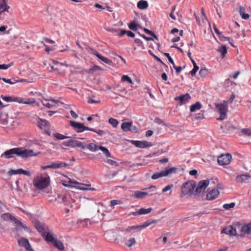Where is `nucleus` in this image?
I'll return each mask as SVG.
<instances>
[{
    "instance_id": "33",
    "label": "nucleus",
    "mask_w": 251,
    "mask_h": 251,
    "mask_svg": "<svg viewBox=\"0 0 251 251\" xmlns=\"http://www.w3.org/2000/svg\"><path fill=\"white\" fill-rule=\"evenodd\" d=\"M125 245L128 247H131L132 245H134L136 243V240L134 238H130L129 239H124Z\"/></svg>"
},
{
    "instance_id": "26",
    "label": "nucleus",
    "mask_w": 251,
    "mask_h": 251,
    "mask_svg": "<svg viewBox=\"0 0 251 251\" xmlns=\"http://www.w3.org/2000/svg\"><path fill=\"white\" fill-rule=\"evenodd\" d=\"M149 195L151 196L152 195V194H151V193L149 194V193L146 192L136 191L134 192V197L137 199H144L145 198H146Z\"/></svg>"
},
{
    "instance_id": "46",
    "label": "nucleus",
    "mask_w": 251,
    "mask_h": 251,
    "mask_svg": "<svg viewBox=\"0 0 251 251\" xmlns=\"http://www.w3.org/2000/svg\"><path fill=\"white\" fill-rule=\"evenodd\" d=\"M108 122L113 127H116L119 124V122L113 118H110L108 120Z\"/></svg>"
},
{
    "instance_id": "45",
    "label": "nucleus",
    "mask_w": 251,
    "mask_h": 251,
    "mask_svg": "<svg viewBox=\"0 0 251 251\" xmlns=\"http://www.w3.org/2000/svg\"><path fill=\"white\" fill-rule=\"evenodd\" d=\"M208 74V71L206 68H202L199 72V75L202 77H206Z\"/></svg>"
},
{
    "instance_id": "8",
    "label": "nucleus",
    "mask_w": 251,
    "mask_h": 251,
    "mask_svg": "<svg viewBox=\"0 0 251 251\" xmlns=\"http://www.w3.org/2000/svg\"><path fill=\"white\" fill-rule=\"evenodd\" d=\"M34 226L38 232L41 234V236H45V233L49 230L48 226L44 223L39 220L35 221Z\"/></svg>"
},
{
    "instance_id": "55",
    "label": "nucleus",
    "mask_w": 251,
    "mask_h": 251,
    "mask_svg": "<svg viewBox=\"0 0 251 251\" xmlns=\"http://www.w3.org/2000/svg\"><path fill=\"white\" fill-rule=\"evenodd\" d=\"M164 55L168 58L169 61L173 65V66H174V65H175L174 62L172 58L170 56L169 53H164Z\"/></svg>"
},
{
    "instance_id": "38",
    "label": "nucleus",
    "mask_w": 251,
    "mask_h": 251,
    "mask_svg": "<svg viewBox=\"0 0 251 251\" xmlns=\"http://www.w3.org/2000/svg\"><path fill=\"white\" fill-rule=\"evenodd\" d=\"M201 105L200 102H197L194 104H193L190 107V111L191 112H194L197 110H199L201 108Z\"/></svg>"
},
{
    "instance_id": "39",
    "label": "nucleus",
    "mask_w": 251,
    "mask_h": 251,
    "mask_svg": "<svg viewBox=\"0 0 251 251\" xmlns=\"http://www.w3.org/2000/svg\"><path fill=\"white\" fill-rule=\"evenodd\" d=\"M245 8L243 7H240L239 13L242 18L243 19L247 20L249 18V15L248 14H245Z\"/></svg>"
},
{
    "instance_id": "40",
    "label": "nucleus",
    "mask_w": 251,
    "mask_h": 251,
    "mask_svg": "<svg viewBox=\"0 0 251 251\" xmlns=\"http://www.w3.org/2000/svg\"><path fill=\"white\" fill-rule=\"evenodd\" d=\"M75 147L84 149L85 148H86V145L84 143L80 142L75 140L74 144V148Z\"/></svg>"
},
{
    "instance_id": "12",
    "label": "nucleus",
    "mask_w": 251,
    "mask_h": 251,
    "mask_svg": "<svg viewBox=\"0 0 251 251\" xmlns=\"http://www.w3.org/2000/svg\"><path fill=\"white\" fill-rule=\"evenodd\" d=\"M70 125L74 127L77 132H82L85 130H90V128L85 126L83 124L70 121Z\"/></svg>"
},
{
    "instance_id": "52",
    "label": "nucleus",
    "mask_w": 251,
    "mask_h": 251,
    "mask_svg": "<svg viewBox=\"0 0 251 251\" xmlns=\"http://www.w3.org/2000/svg\"><path fill=\"white\" fill-rule=\"evenodd\" d=\"M235 205V203L234 202H231L229 204H225L223 205V208L226 210H228L231 208H233Z\"/></svg>"
},
{
    "instance_id": "30",
    "label": "nucleus",
    "mask_w": 251,
    "mask_h": 251,
    "mask_svg": "<svg viewBox=\"0 0 251 251\" xmlns=\"http://www.w3.org/2000/svg\"><path fill=\"white\" fill-rule=\"evenodd\" d=\"M137 7L140 9H145L148 7V3L146 0H141L137 3Z\"/></svg>"
},
{
    "instance_id": "16",
    "label": "nucleus",
    "mask_w": 251,
    "mask_h": 251,
    "mask_svg": "<svg viewBox=\"0 0 251 251\" xmlns=\"http://www.w3.org/2000/svg\"><path fill=\"white\" fill-rule=\"evenodd\" d=\"M51 62L53 63L54 65L56 66L55 69V71L57 72V74L61 75H65V71L64 70L62 69L61 68V67L62 66L68 67L69 66V65L65 63H60L54 60H52Z\"/></svg>"
},
{
    "instance_id": "1",
    "label": "nucleus",
    "mask_w": 251,
    "mask_h": 251,
    "mask_svg": "<svg viewBox=\"0 0 251 251\" xmlns=\"http://www.w3.org/2000/svg\"><path fill=\"white\" fill-rule=\"evenodd\" d=\"M14 155L22 158H27L31 156V150H29L25 148H14L5 151L1 154L0 157L6 159H11Z\"/></svg>"
},
{
    "instance_id": "63",
    "label": "nucleus",
    "mask_w": 251,
    "mask_h": 251,
    "mask_svg": "<svg viewBox=\"0 0 251 251\" xmlns=\"http://www.w3.org/2000/svg\"><path fill=\"white\" fill-rule=\"evenodd\" d=\"M204 118V116L202 114H197L196 115L195 119L197 120H202Z\"/></svg>"
},
{
    "instance_id": "11",
    "label": "nucleus",
    "mask_w": 251,
    "mask_h": 251,
    "mask_svg": "<svg viewBox=\"0 0 251 251\" xmlns=\"http://www.w3.org/2000/svg\"><path fill=\"white\" fill-rule=\"evenodd\" d=\"M209 184V180L207 179L199 181L195 190L196 197H197L199 194L203 193Z\"/></svg>"
},
{
    "instance_id": "17",
    "label": "nucleus",
    "mask_w": 251,
    "mask_h": 251,
    "mask_svg": "<svg viewBox=\"0 0 251 251\" xmlns=\"http://www.w3.org/2000/svg\"><path fill=\"white\" fill-rule=\"evenodd\" d=\"M49 101H52L56 103L60 102L58 100H56L52 98H50L47 99H44L43 100H41V103L43 106L46 107L48 108H52L55 107V105H53L50 103Z\"/></svg>"
},
{
    "instance_id": "36",
    "label": "nucleus",
    "mask_w": 251,
    "mask_h": 251,
    "mask_svg": "<svg viewBox=\"0 0 251 251\" xmlns=\"http://www.w3.org/2000/svg\"><path fill=\"white\" fill-rule=\"evenodd\" d=\"M48 125L49 123L47 121L38 118V126L40 128H43L44 127L47 126Z\"/></svg>"
},
{
    "instance_id": "37",
    "label": "nucleus",
    "mask_w": 251,
    "mask_h": 251,
    "mask_svg": "<svg viewBox=\"0 0 251 251\" xmlns=\"http://www.w3.org/2000/svg\"><path fill=\"white\" fill-rule=\"evenodd\" d=\"M90 131H93V132H96L97 133H98L99 135L100 136H103L105 134H108V135H111L110 133L107 130H96L94 128H90Z\"/></svg>"
},
{
    "instance_id": "20",
    "label": "nucleus",
    "mask_w": 251,
    "mask_h": 251,
    "mask_svg": "<svg viewBox=\"0 0 251 251\" xmlns=\"http://www.w3.org/2000/svg\"><path fill=\"white\" fill-rule=\"evenodd\" d=\"M191 97L189 94L186 93L185 95H180L178 97L175 98V100H179L180 101V104L185 103L190 100Z\"/></svg>"
},
{
    "instance_id": "27",
    "label": "nucleus",
    "mask_w": 251,
    "mask_h": 251,
    "mask_svg": "<svg viewBox=\"0 0 251 251\" xmlns=\"http://www.w3.org/2000/svg\"><path fill=\"white\" fill-rule=\"evenodd\" d=\"M9 6L6 4V0H0V15L2 12H8Z\"/></svg>"
},
{
    "instance_id": "47",
    "label": "nucleus",
    "mask_w": 251,
    "mask_h": 251,
    "mask_svg": "<svg viewBox=\"0 0 251 251\" xmlns=\"http://www.w3.org/2000/svg\"><path fill=\"white\" fill-rule=\"evenodd\" d=\"M1 217L4 220L10 219L13 221H14V218H15V217H13L10 214H9L8 213L3 214L2 215Z\"/></svg>"
},
{
    "instance_id": "56",
    "label": "nucleus",
    "mask_w": 251,
    "mask_h": 251,
    "mask_svg": "<svg viewBox=\"0 0 251 251\" xmlns=\"http://www.w3.org/2000/svg\"><path fill=\"white\" fill-rule=\"evenodd\" d=\"M199 68L198 66H194L193 70L190 72V74L192 76L196 75V73L199 70Z\"/></svg>"
},
{
    "instance_id": "48",
    "label": "nucleus",
    "mask_w": 251,
    "mask_h": 251,
    "mask_svg": "<svg viewBox=\"0 0 251 251\" xmlns=\"http://www.w3.org/2000/svg\"><path fill=\"white\" fill-rule=\"evenodd\" d=\"M121 80L124 82H128L129 83L132 84L133 81L132 79L127 75H124L122 76Z\"/></svg>"
},
{
    "instance_id": "59",
    "label": "nucleus",
    "mask_w": 251,
    "mask_h": 251,
    "mask_svg": "<svg viewBox=\"0 0 251 251\" xmlns=\"http://www.w3.org/2000/svg\"><path fill=\"white\" fill-rule=\"evenodd\" d=\"M10 66V64H0V70H6Z\"/></svg>"
},
{
    "instance_id": "18",
    "label": "nucleus",
    "mask_w": 251,
    "mask_h": 251,
    "mask_svg": "<svg viewBox=\"0 0 251 251\" xmlns=\"http://www.w3.org/2000/svg\"><path fill=\"white\" fill-rule=\"evenodd\" d=\"M90 50L91 51V53L95 54L98 58H99L100 59L101 61L105 63L106 64H107L108 65H111L112 64V61L107 58L101 55L100 53H99L98 52H97L95 50L93 49L92 48L90 49Z\"/></svg>"
},
{
    "instance_id": "7",
    "label": "nucleus",
    "mask_w": 251,
    "mask_h": 251,
    "mask_svg": "<svg viewBox=\"0 0 251 251\" xmlns=\"http://www.w3.org/2000/svg\"><path fill=\"white\" fill-rule=\"evenodd\" d=\"M227 102L224 101L222 103L216 104V108L220 113V116L217 119L218 120L222 121L226 118L228 109Z\"/></svg>"
},
{
    "instance_id": "6",
    "label": "nucleus",
    "mask_w": 251,
    "mask_h": 251,
    "mask_svg": "<svg viewBox=\"0 0 251 251\" xmlns=\"http://www.w3.org/2000/svg\"><path fill=\"white\" fill-rule=\"evenodd\" d=\"M86 149L92 152H96L100 150L102 151L106 157H111V153L106 148L99 146L94 143H91L86 145Z\"/></svg>"
},
{
    "instance_id": "29",
    "label": "nucleus",
    "mask_w": 251,
    "mask_h": 251,
    "mask_svg": "<svg viewBox=\"0 0 251 251\" xmlns=\"http://www.w3.org/2000/svg\"><path fill=\"white\" fill-rule=\"evenodd\" d=\"M70 180L68 182L65 181H62V184L63 186L66 187H74L72 184H80L79 182H78L76 181H74L71 180V179H69ZM82 185H85L84 184H81Z\"/></svg>"
},
{
    "instance_id": "24",
    "label": "nucleus",
    "mask_w": 251,
    "mask_h": 251,
    "mask_svg": "<svg viewBox=\"0 0 251 251\" xmlns=\"http://www.w3.org/2000/svg\"><path fill=\"white\" fill-rule=\"evenodd\" d=\"M152 208L151 207L147 209L142 208L137 211L132 212L131 214L134 216L147 214L150 213L152 211Z\"/></svg>"
},
{
    "instance_id": "10",
    "label": "nucleus",
    "mask_w": 251,
    "mask_h": 251,
    "mask_svg": "<svg viewBox=\"0 0 251 251\" xmlns=\"http://www.w3.org/2000/svg\"><path fill=\"white\" fill-rule=\"evenodd\" d=\"M231 158L230 154H223L218 157L217 161L220 165H226L230 163Z\"/></svg>"
},
{
    "instance_id": "62",
    "label": "nucleus",
    "mask_w": 251,
    "mask_h": 251,
    "mask_svg": "<svg viewBox=\"0 0 251 251\" xmlns=\"http://www.w3.org/2000/svg\"><path fill=\"white\" fill-rule=\"evenodd\" d=\"M129 131L133 133H137L138 129L136 126H133L132 124Z\"/></svg>"
},
{
    "instance_id": "60",
    "label": "nucleus",
    "mask_w": 251,
    "mask_h": 251,
    "mask_svg": "<svg viewBox=\"0 0 251 251\" xmlns=\"http://www.w3.org/2000/svg\"><path fill=\"white\" fill-rule=\"evenodd\" d=\"M2 99L3 100L7 102H12V97H6L3 96L2 97Z\"/></svg>"
},
{
    "instance_id": "64",
    "label": "nucleus",
    "mask_w": 251,
    "mask_h": 251,
    "mask_svg": "<svg viewBox=\"0 0 251 251\" xmlns=\"http://www.w3.org/2000/svg\"><path fill=\"white\" fill-rule=\"evenodd\" d=\"M134 42L139 46H142L143 45L142 41L139 39L136 38L134 40Z\"/></svg>"
},
{
    "instance_id": "50",
    "label": "nucleus",
    "mask_w": 251,
    "mask_h": 251,
    "mask_svg": "<svg viewBox=\"0 0 251 251\" xmlns=\"http://www.w3.org/2000/svg\"><path fill=\"white\" fill-rule=\"evenodd\" d=\"M54 137L59 140H63L69 138V136H66L58 133H55L54 134Z\"/></svg>"
},
{
    "instance_id": "15",
    "label": "nucleus",
    "mask_w": 251,
    "mask_h": 251,
    "mask_svg": "<svg viewBox=\"0 0 251 251\" xmlns=\"http://www.w3.org/2000/svg\"><path fill=\"white\" fill-rule=\"evenodd\" d=\"M130 143H131L133 145H134L135 147L139 148H145L147 147H150L152 146V144L151 143L148 142L146 141H135V140H131L130 141Z\"/></svg>"
},
{
    "instance_id": "49",
    "label": "nucleus",
    "mask_w": 251,
    "mask_h": 251,
    "mask_svg": "<svg viewBox=\"0 0 251 251\" xmlns=\"http://www.w3.org/2000/svg\"><path fill=\"white\" fill-rule=\"evenodd\" d=\"M139 25L137 24H136L134 22H131L128 25V27L130 29L133 30V31H136L138 29V26Z\"/></svg>"
},
{
    "instance_id": "32",
    "label": "nucleus",
    "mask_w": 251,
    "mask_h": 251,
    "mask_svg": "<svg viewBox=\"0 0 251 251\" xmlns=\"http://www.w3.org/2000/svg\"><path fill=\"white\" fill-rule=\"evenodd\" d=\"M239 135H245L248 137L251 136V128H245L241 129Z\"/></svg>"
},
{
    "instance_id": "61",
    "label": "nucleus",
    "mask_w": 251,
    "mask_h": 251,
    "mask_svg": "<svg viewBox=\"0 0 251 251\" xmlns=\"http://www.w3.org/2000/svg\"><path fill=\"white\" fill-rule=\"evenodd\" d=\"M149 52L151 55L157 61L161 62L162 64L165 65V64L162 61V60L159 57H158L157 56L153 54L150 50L149 51Z\"/></svg>"
},
{
    "instance_id": "42",
    "label": "nucleus",
    "mask_w": 251,
    "mask_h": 251,
    "mask_svg": "<svg viewBox=\"0 0 251 251\" xmlns=\"http://www.w3.org/2000/svg\"><path fill=\"white\" fill-rule=\"evenodd\" d=\"M75 139H71L68 141H65L62 143V145L66 147H72L74 148V144L75 143Z\"/></svg>"
},
{
    "instance_id": "13",
    "label": "nucleus",
    "mask_w": 251,
    "mask_h": 251,
    "mask_svg": "<svg viewBox=\"0 0 251 251\" xmlns=\"http://www.w3.org/2000/svg\"><path fill=\"white\" fill-rule=\"evenodd\" d=\"M237 229V224L235 225L234 227L232 226H228L224 228L222 230V233H225L226 234H229L230 235H234L238 237V230Z\"/></svg>"
},
{
    "instance_id": "9",
    "label": "nucleus",
    "mask_w": 251,
    "mask_h": 251,
    "mask_svg": "<svg viewBox=\"0 0 251 251\" xmlns=\"http://www.w3.org/2000/svg\"><path fill=\"white\" fill-rule=\"evenodd\" d=\"M15 231L17 232V235L20 236L24 232L27 231L28 228L26 226L24 225L20 221L14 218Z\"/></svg>"
},
{
    "instance_id": "4",
    "label": "nucleus",
    "mask_w": 251,
    "mask_h": 251,
    "mask_svg": "<svg viewBox=\"0 0 251 251\" xmlns=\"http://www.w3.org/2000/svg\"><path fill=\"white\" fill-rule=\"evenodd\" d=\"M50 183V178L47 176L46 177L42 176H37L34 179V185L36 188L42 190L47 188Z\"/></svg>"
},
{
    "instance_id": "23",
    "label": "nucleus",
    "mask_w": 251,
    "mask_h": 251,
    "mask_svg": "<svg viewBox=\"0 0 251 251\" xmlns=\"http://www.w3.org/2000/svg\"><path fill=\"white\" fill-rule=\"evenodd\" d=\"M219 195V192L217 189H213L210 191L206 195V199L211 201L215 199Z\"/></svg>"
},
{
    "instance_id": "44",
    "label": "nucleus",
    "mask_w": 251,
    "mask_h": 251,
    "mask_svg": "<svg viewBox=\"0 0 251 251\" xmlns=\"http://www.w3.org/2000/svg\"><path fill=\"white\" fill-rule=\"evenodd\" d=\"M21 169H19L17 170H13L11 169L8 171L7 174L8 176H11L12 175H15L17 174H21Z\"/></svg>"
},
{
    "instance_id": "53",
    "label": "nucleus",
    "mask_w": 251,
    "mask_h": 251,
    "mask_svg": "<svg viewBox=\"0 0 251 251\" xmlns=\"http://www.w3.org/2000/svg\"><path fill=\"white\" fill-rule=\"evenodd\" d=\"M100 70V68L99 66H98L97 65H95L93 67H92L91 69H90L89 70L87 71L86 72L88 73H91L94 71H98V70Z\"/></svg>"
},
{
    "instance_id": "2",
    "label": "nucleus",
    "mask_w": 251,
    "mask_h": 251,
    "mask_svg": "<svg viewBox=\"0 0 251 251\" xmlns=\"http://www.w3.org/2000/svg\"><path fill=\"white\" fill-rule=\"evenodd\" d=\"M196 187V183L194 181L185 182L181 187L180 197L183 198L184 196L189 194L191 197L194 199L196 198L195 191H194Z\"/></svg>"
},
{
    "instance_id": "35",
    "label": "nucleus",
    "mask_w": 251,
    "mask_h": 251,
    "mask_svg": "<svg viewBox=\"0 0 251 251\" xmlns=\"http://www.w3.org/2000/svg\"><path fill=\"white\" fill-rule=\"evenodd\" d=\"M157 222L156 220H148L144 223L140 225L141 228H146L150 225L156 223Z\"/></svg>"
},
{
    "instance_id": "25",
    "label": "nucleus",
    "mask_w": 251,
    "mask_h": 251,
    "mask_svg": "<svg viewBox=\"0 0 251 251\" xmlns=\"http://www.w3.org/2000/svg\"><path fill=\"white\" fill-rule=\"evenodd\" d=\"M12 101L16 102L19 103H24L30 104H31V100L28 99L27 100H25L22 98L17 97H12Z\"/></svg>"
},
{
    "instance_id": "28",
    "label": "nucleus",
    "mask_w": 251,
    "mask_h": 251,
    "mask_svg": "<svg viewBox=\"0 0 251 251\" xmlns=\"http://www.w3.org/2000/svg\"><path fill=\"white\" fill-rule=\"evenodd\" d=\"M68 166L69 165L65 162L52 163L51 164V169H53L66 167Z\"/></svg>"
},
{
    "instance_id": "5",
    "label": "nucleus",
    "mask_w": 251,
    "mask_h": 251,
    "mask_svg": "<svg viewBox=\"0 0 251 251\" xmlns=\"http://www.w3.org/2000/svg\"><path fill=\"white\" fill-rule=\"evenodd\" d=\"M177 170V168L175 167L172 168H165L164 170H162L160 172L155 173L151 176V179H156L159 178L167 176L172 174L176 173Z\"/></svg>"
},
{
    "instance_id": "58",
    "label": "nucleus",
    "mask_w": 251,
    "mask_h": 251,
    "mask_svg": "<svg viewBox=\"0 0 251 251\" xmlns=\"http://www.w3.org/2000/svg\"><path fill=\"white\" fill-rule=\"evenodd\" d=\"M173 187V184L168 185L162 189V192H166L171 190Z\"/></svg>"
},
{
    "instance_id": "34",
    "label": "nucleus",
    "mask_w": 251,
    "mask_h": 251,
    "mask_svg": "<svg viewBox=\"0 0 251 251\" xmlns=\"http://www.w3.org/2000/svg\"><path fill=\"white\" fill-rule=\"evenodd\" d=\"M52 244H53L56 248H57L60 251H62L64 249V247L63 243L60 241L58 240L57 239L54 241V242Z\"/></svg>"
},
{
    "instance_id": "3",
    "label": "nucleus",
    "mask_w": 251,
    "mask_h": 251,
    "mask_svg": "<svg viewBox=\"0 0 251 251\" xmlns=\"http://www.w3.org/2000/svg\"><path fill=\"white\" fill-rule=\"evenodd\" d=\"M238 237L251 239V223L248 224L237 223Z\"/></svg>"
},
{
    "instance_id": "43",
    "label": "nucleus",
    "mask_w": 251,
    "mask_h": 251,
    "mask_svg": "<svg viewBox=\"0 0 251 251\" xmlns=\"http://www.w3.org/2000/svg\"><path fill=\"white\" fill-rule=\"evenodd\" d=\"M52 60H50V61H46L45 62H44V65L47 66H49L51 69V70L50 71V72H53V71H55V67L56 66L54 65L53 63H52L51 62Z\"/></svg>"
},
{
    "instance_id": "21",
    "label": "nucleus",
    "mask_w": 251,
    "mask_h": 251,
    "mask_svg": "<svg viewBox=\"0 0 251 251\" xmlns=\"http://www.w3.org/2000/svg\"><path fill=\"white\" fill-rule=\"evenodd\" d=\"M1 79L5 82L7 83H9L10 84H14L18 82H23L25 83H28L30 82L28 81H27L26 79H6L5 78H2Z\"/></svg>"
},
{
    "instance_id": "57",
    "label": "nucleus",
    "mask_w": 251,
    "mask_h": 251,
    "mask_svg": "<svg viewBox=\"0 0 251 251\" xmlns=\"http://www.w3.org/2000/svg\"><path fill=\"white\" fill-rule=\"evenodd\" d=\"M106 162L111 165H113V166H118L119 164L118 163H117V162L115 161H113L111 159H107Z\"/></svg>"
},
{
    "instance_id": "31",
    "label": "nucleus",
    "mask_w": 251,
    "mask_h": 251,
    "mask_svg": "<svg viewBox=\"0 0 251 251\" xmlns=\"http://www.w3.org/2000/svg\"><path fill=\"white\" fill-rule=\"evenodd\" d=\"M131 122H124L121 125V128L124 131L127 132L130 130L132 125Z\"/></svg>"
},
{
    "instance_id": "51",
    "label": "nucleus",
    "mask_w": 251,
    "mask_h": 251,
    "mask_svg": "<svg viewBox=\"0 0 251 251\" xmlns=\"http://www.w3.org/2000/svg\"><path fill=\"white\" fill-rule=\"evenodd\" d=\"M144 31L147 34L152 36L155 39L158 40V37L157 36L151 31L150 30L147 28H144Z\"/></svg>"
},
{
    "instance_id": "22",
    "label": "nucleus",
    "mask_w": 251,
    "mask_h": 251,
    "mask_svg": "<svg viewBox=\"0 0 251 251\" xmlns=\"http://www.w3.org/2000/svg\"><path fill=\"white\" fill-rule=\"evenodd\" d=\"M251 179V176L247 175H241L236 177V181L238 183L248 182Z\"/></svg>"
},
{
    "instance_id": "54",
    "label": "nucleus",
    "mask_w": 251,
    "mask_h": 251,
    "mask_svg": "<svg viewBox=\"0 0 251 251\" xmlns=\"http://www.w3.org/2000/svg\"><path fill=\"white\" fill-rule=\"evenodd\" d=\"M121 203V201L119 200H112L110 201V206L113 208L115 205L120 204Z\"/></svg>"
},
{
    "instance_id": "41",
    "label": "nucleus",
    "mask_w": 251,
    "mask_h": 251,
    "mask_svg": "<svg viewBox=\"0 0 251 251\" xmlns=\"http://www.w3.org/2000/svg\"><path fill=\"white\" fill-rule=\"evenodd\" d=\"M218 50L221 53L223 57H224L227 53L226 48L225 45H223L220 47Z\"/></svg>"
},
{
    "instance_id": "19",
    "label": "nucleus",
    "mask_w": 251,
    "mask_h": 251,
    "mask_svg": "<svg viewBox=\"0 0 251 251\" xmlns=\"http://www.w3.org/2000/svg\"><path fill=\"white\" fill-rule=\"evenodd\" d=\"M44 238L45 240L48 242H50L52 244L56 239L54 237V233L52 230H48L45 233V236H42Z\"/></svg>"
},
{
    "instance_id": "14",
    "label": "nucleus",
    "mask_w": 251,
    "mask_h": 251,
    "mask_svg": "<svg viewBox=\"0 0 251 251\" xmlns=\"http://www.w3.org/2000/svg\"><path fill=\"white\" fill-rule=\"evenodd\" d=\"M18 245L24 248L26 251H31V248L28 240L25 238H21L17 240Z\"/></svg>"
}]
</instances>
